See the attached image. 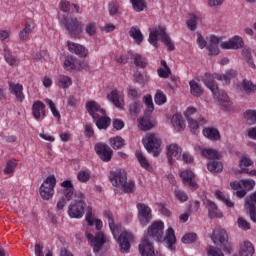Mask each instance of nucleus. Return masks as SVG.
Instances as JSON below:
<instances>
[{"label": "nucleus", "instance_id": "nucleus-1", "mask_svg": "<svg viewBox=\"0 0 256 256\" xmlns=\"http://www.w3.org/2000/svg\"><path fill=\"white\" fill-rule=\"evenodd\" d=\"M201 79L204 85L210 89L214 99L219 101L225 111H231V100H229V96L225 91L219 90V86L215 83V77L211 76L210 73H205Z\"/></svg>", "mask_w": 256, "mask_h": 256}, {"label": "nucleus", "instance_id": "nucleus-2", "mask_svg": "<svg viewBox=\"0 0 256 256\" xmlns=\"http://www.w3.org/2000/svg\"><path fill=\"white\" fill-rule=\"evenodd\" d=\"M110 182L116 189H121L123 193H133L135 191V182H127V172L125 170L116 169L110 172Z\"/></svg>", "mask_w": 256, "mask_h": 256}, {"label": "nucleus", "instance_id": "nucleus-3", "mask_svg": "<svg viewBox=\"0 0 256 256\" xmlns=\"http://www.w3.org/2000/svg\"><path fill=\"white\" fill-rule=\"evenodd\" d=\"M159 38H161L162 43L167 46L168 51L175 50V45H173L171 38L169 37V35H167V32H165V28L161 26L150 28L148 41L156 49L157 47H159V44L157 43V41H159Z\"/></svg>", "mask_w": 256, "mask_h": 256}, {"label": "nucleus", "instance_id": "nucleus-4", "mask_svg": "<svg viewBox=\"0 0 256 256\" xmlns=\"http://www.w3.org/2000/svg\"><path fill=\"white\" fill-rule=\"evenodd\" d=\"M85 195L82 192L75 193V199L68 208V215L72 219H81L85 214Z\"/></svg>", "mask_w": 256, "mask_h": 256}, {"label": "nucleus", "instance_id": "nucleus-5", "mask_svg": "<svg viewBox=\"0 0 256 256\" xmlns=\"http://www.w3.org/2000/svg\"><path fill=\"white\" fill-rule=\"evenodd\" d=\"M142 143L148 153H152L154 157H159V153H161V138L157 134H147Z\"/></svg>", "mask_w": 256, "mask_h": 256}, {"label": "nucleus", "instance_id": "nucleus-6", "mask_svg": "<svg viewBox=\"0 0 256 256\" xmlns=\"http://www.w3.org/2000/svg\"><path fill=\"white\" fill-rule=\"evenodd\" d=\"M55 185H57L55 175L48 176L41 184L39 193L44 201H49V199L53 198V195H55Z\"/></svg>", "mask_w": 256, "mask_h": 256}, {"label": "nucleus", "instance_id": "nucleus-7", "mask_svg": "<svg viewBox=\"0 0 256 256\" xmlns=\"http://www.w3.org/2000/svg\"><path fill=\"white\" fill-rule=\"evenodd\" d=\"M85 235L88 243H90L91 247H93L94 253H99L103 248V245L106 243L105 234H103V232H98L94 236L91 234V232H89V230H86Z\"/></svg>", "mask_w": 256, "mask_h": 256}, {"label": "nucleus", "instance_id": "nucleus-8", "mask_svg": "<svg viewBox=\"0 0 256 256\" xmlns=\"http://www.w3.org/2000/svg\"><path fill=\"white\" fill-rule=\"evenodd\" d=\"M64 25L68 31V35L72 38H77L83 33V26H81V22L77 20V18H64Z\"/></svg>", "mask_w": 256, "mask_h": 256}, {"label": "nucleus", "instance_id": "nucleus-9", "mask_svg": "<svg viewBox=\"0 0 256 256\" xmlns=\"http://www.w3.org/2000/svg\"><path fill=\"white\" fill-rule=\"evenodd\" d=\"M165 229V224L162 221H156L151 224L148 228V239L152 237L154 241L163 240V230Z\"/></svg>", "mask_w": 256, "mask_h": 256}, {"label": "nucleus", "instance_id": "nucleus-10", "mask_svg": "<svg viewBox=\"0 0 256 256\" xmlns=\"http://www.w3.org/2000/svg\"><path fill=\"white\" fill-rule=\"evenodd\" d=\"M95 151L101 161H104V163H109L113 157V150L109 145L105 143H98L95 145Z\"/></svg>", "mask_w": 256, "mask_h": 256}, {"label": "nucleus", "instance_id": "nucleus-11", "mask_svg": "<svg viewBox=\"0 0 256 256\" xmlns=\"http://www.w3.org/2000/svg\"><path fill=\"white\" fill-rule=\"evenodd\" d=\"M133 234L131 232L123 231L119 238L118 243L120 245L121 253H129L131 250V243H133Z\"/></svg>", "mask_w": 256, "mask_h": 256}, {"label": "nucleus", "instance_id": "nucleus-12", "mask_svg": "<svg viewBox=\"0 0 256 256\" xmlns=\"http://www.w3.org/2000/svg\"><path fill=\"white\" fill-rule=\"evenodd\" d=\"M180 177L183 180L184 185H187L192 189V191H196L199 189V185L195 182V174L191 170H184L180 173Z\"/></svg>", "mask_w": 256, "mask_h": 256}, {"label": "nucleus", "instance_id": "nucleus-13", "mask_svg": "<svg viewBox=\"0 0 256 256\" xmlns=\"http://www.w3.org/2000/svg\"><path fill=\"white\" fill-rule=\"evenodd\" d=\"M139 252L142 256H154L155 249L153 243L149 240V236H144L141 243L139 244Z\"/></svg>", "mask_w": 256, "mask_h": 256}, {"label": "nucleus", "instance_id": "nucleus-14", "mask_svg": "<svg viewBox=\"0 0 256 256\" xmlns=\"http://www.w3.org/2000/svg\"><path fill=\"white\" fill-rule=\"evenodd\" d=\"M139 221L141 225H147L153 217L151 216V208L145 204H138Z\"/></svg>", "mask_w": 256, "mask_h": 256}, {"label": "nucleus", "instance_id": "nucleus-15", "mask_svg": "<svg viewBox=\"0 0 256 256\" xmlns=\"http://www.w3.org/2000/svg\"><path fill=\"white\" fill-rule=\"evenodd\" d=\"M181 153L183 150L177 144H170L167 146V157L169 165H173V159H181Z\"/></svg>", "mask_w": 256, "mask_h": 256}, {"label": "nucleus", "instance_id": "nucleus-16", "mask_svg": "<svg viewBox=\"0 0 256 256\" xmlns=\"http://www.w3.org/2000/svg\"><path fill=\"white\" fill-rule=\"evenodd\" d=\"M105 219H108V225L110 227V231L115 239H117V235H119V231H121V224H115V219L113 218V213L111 211H104Z\"/></svg>", "mask_w": 256, "mask_h": 256}, {"label": "nucleus", "instance_id": "nucleus-17", "mask_svg": "<svg viewBox=\"0 0 256 256\" xmlns=\"http://www.w3.org/2000/svg\"><path fill=\"white\" fill-rule=\"evenodd\" d=\"M86 109L92 119H97L100 115H103V113H105V110H103V108H101V106L95 101L88 102L86 104Z\"/></svg>", "mask_w": 256, "mask_h": 256}, {"label": "nucleus", "instance_id": "nucleus-18", "mask_svg": "<svg viewBox=\"0 0 256 256\" xmlns=\"http://www.w3.org/2000/svg\"><path fill=\"white\" fill-rule=\"evenodd\" d=\"M61 187H63V195L66 201H71L73 197L75 198V187H73V182L71 180H64L61 183Z\"/></svg>", "mask_w": 256, "mask_h": 256}, {"label": "nucleus", "instance_id": "nucleus-19", "mask_svg": "<svg viewBox=\"0 0 256 256\" xmlns=\"http://www.w3.org/2000/svg\"><path fill=\"white\" fill-rule=\"evenodd\" d=\"M9 91L12 95L15 96L19 103H23L25 101V94L23 93V85L15 84L13 82H9Z\"/></svg>", "mask_w": 256, "mask_h": 256}, {"label": "nucleus", "instance_id": "nucleus-20", "mask_svg": "<svg viewBox=\"0 0 256 256\" xmlns=\"http://www.w3.org/2000/svg\"><path fill=\"white\" fill-rule=\"evenodd\" d=\"M202 157L209 159L210 161H219L221 159V153L213 148H201L198 147Z\"/></svg>", "mask_w": 256, "mask_h": 256}, {"label": "nucleus", "instance_id": "nucleus-21", "mask_svg": "<svg viewBox=\"0 0 256 256\" xmlns=\"http://www.w3.org/2000/svg\"><path fill=\"white\" fill-rule=\"evenodd\" d=\"M108 101H111L115 107L118 109H123L124 105V100H123V94L117 90H112L108 95H107Z\"/></svg>", "mask_w": 256, "mask_h": 256}, {"label": "nucleus", "instance_id": "nucleus-22", "mask_svg": "<svg viewBox=\"0 0 256 256\" xmlns=\"http://www.w3.org/2000/svg\"><path fill=\"white\" fill-rule=\"evenodd\" d=\"M32 115L36 121L39 119H45V105L41 101H36L32 105Z\"/></svg>", "mask_w": 256, "mask_h": 256}, {"label": "nucleus", "instance_id": "nucleus-23", "mask_svg": "<svg viewBox=\"0 0 256 256\" xmlns=\"http://www.w3.org/2000/svg\"><path fill=\"white\" fill-rule=\"evenodd\" d=\"M86 221L90 227L95 225L97 231L103 228V221L95 219V216H93V208L91 207H87L86 209Z\"/></svg>", "mask_w": 256, "mask_h": 256}, {"label": "nucleus", "instance_id": "nucleus-24", "mask_svg": "<svg viewBox=\"0 0 256 256\" xmlns=\"http://www.w3.org/2000/svg\"><path fill=\"white\" fill-rule=\"evenodd\" d=\"M221 49H241L243 47V38L234 36L227 42H223L220 45Z\"/></svg>", "mask_w": 256, "mask_h": 256}, {"label": "nucleus", "instance_id": "nucleus-25", "mask_svg": "<svg viewBox=\"0 0 256 256\" xmlns=\"http://www.w3.org/2000/svg\"><path fill=\"white\" fill-rule=\"evenodd\" d=\"M211 239L215 245H217V242L223 244L225 241H227V231L222 228H216L213 230Z\"/></svg>", "mask_w": 256, "mask_h": 256}, {"label": "nucleus", "instance_id": "nucleus-26", "mask_svg": "<svg viewBox=\"0 0 256 256\" xmlns=\"http://www.w3.org/2000/svg\"><path fill=\"white\" fill-rule=\"evenodd\" d=\"M214 79H217L218 81H222L224 85H229L231 82V79H235L237 77V71L235 70H229L225 74H211Z\"/></svg>", "mask_w": 256, "mask_h": 256}, {"label": "nucleus", "instance_id": "nucleus-27", "mask_svg": "<svg viewBox=\"0 0 256 256\" xmlns=\"http://www.w3.org/2000/svg\"><path fill=\"white\" fill-rule=\"evenodd\" d=\"M253 165V162L251 160V158H247V157H242L240 159V173H246L247 175H252L253 177H256V170H251L249 171V168L247 167H251Z\"/></svg>", "mask_w": 256, "mask_h": 256}, {"label": "nucleus", "instance_id": "nucleus-28", "mask_svg": "<svg viewBox=\"0 0 256 256\" xmlns=\"http://www.w3.org/2000/svg\"><path fill=\"white\" fill-rule=\"evenodd\" d=\"M67 45L71 53H75V55H79L80 57H87L88 52L85 46L70 41L67 42Z\"/></svg>", "mask_w": 256, "mask_h": 256}, {"label": "nucleus", "instance_id": "nucleus-29", "mask_svg": "<svg viewBox=\"0 0 256 256\" xmlns=\"http://www.w3.org/2000/svg\"><path fill=\"white\" fill-rule=\"evenodd\" d=\"M98 129H107L111 125V118L107 117V114L103 112L98 118H93Z\"/></svg>", "mask_w": 256, "mask_h": 256}, {"label": "nucleus", "instance_id": "nucleus-30", "mask_svg": "<svg viewBox=\"0 0 256 256\" xmlns=\"http://www.w3.org/2000/svg\"><path fill=\"white\" fill-rule=\"evenodd\" d=\"M219 37L210 36V43L206 46V49L209 51V55H217L219 53Z\"/></svg>", "mask_w": 256, "mask_h": 256}, {"label": "nucleus", "instance_id": "nucleus-31", "mask_svg": "<svg viewBox=\"0 0 256 256\" xmlns=\"http://www.w3.org/2000/svg\"><path fill=\"white\" fill-rule=\"evenodd\" d=\"M207 209L210 217L212 219L223 217V213L219 211V208L217 207V204H215L212 201L207 202Z\"/></svg>", "mask_w": 256, "mask_h": 256}, {"label": "nucleus", "instance_id": "nucleus-32", "mask_svg": "<svg viewBox=\"0 0 256 256\" xmlns=\"http://www.w3.org/2000/svg\"><path fill=\"white\" fill-rule=\"evenodd\" d=\"M164 240L166 241L168 245V249H173V245H175L177 238L175 237V230L173 228L169 227L166 230L165 238Z\"/></svg>", "mask_w": 256, "mask_h": 256}, {"label": "nucleus", "instance_id": "nucleus-33", "mask_svg": "<svg viewBox=\"0 0 256 256\" xmlns=\"http://www.w3.org/2000/svg\"><path fill=\"white\" fill-rule=\"evenodd\" d=\"M129 35L138 45H141V43H143V33H141V30L137 26H133L130 28Z\"/></svg>", "mask_w": 256, "mask_h": 256}, {"label": "nucleus", "instance_id": "nucleus-34", "mask_svg": "<svg viewBox=\"0 0 256 256\" xmlns=\"http://www.w3.org/2000/svg\"><path fill=\"white\" fill-rule=\"evenodd\" d=\"M253 253H255L253 244L251 242H244L238 256H253Z\"/></svg>", "mask_w": 256, "mask_h": 256}, {"label": "nucleus", "instance_id": "nucleus-35", "mask_svg": "<svg viewBox=\"0 0 256 256\" xmlns=\"http://www.w3.org/2000/svg\"><path fill=\"white\" fill-rule=\"evenodd\" d=\"M204 137H207L211 141H219L221 139V134H219V130L214 128H206L203 130Z\"/></svg>", "mask_w": 256, "mask_h": 256}, {"label": "nucleus", "instance_id": "nucleus-36", "mask_svg": "<svg viewBox=\"0 0 256 256\" xmlns=\"http://www.w3.org/2000/svg\"><path fill=\"white\" fill-rule=\"evenodd\" d=\"M207 169L210 173H221L223 171V163L219 160H212L207 163Z\"/></svg>", "mask_w": 256, "mask_h": 256}, {"label": "nucleus", "instance_id": "nucleus-37", "mask_svg": "<svg viewBox=\"0 0 256 256\" xmlns=\"http://www.w3.org/2000/svg\"><path fill=\"white\" fill-rule=\"evenodd\" d=\"M189 85L190 93L193 95V97H201V95H203V88L195 80H191Z\"/></svg>", "mask_w": 256, "mask_h": 256}, {"label": "nucleus", "instance_id": "nucleus-38", "mask_svg": "<svg viewBox=\"0 0 256 256\" xmlns=\"http://www.w3.org/2000/svg\"><path fill=\"white\" fill-rule=\"evenodd\" d=\"M57 85L60 89H69V87L73 85V80H71L69 76L60 75Z\"/></svg>", "mask_w": 256, "mask_h": 256}, {"label": "nucleus", "instance_id": "nucleus-39", "mask_svg": "<svg viewBox=\"0 0 256 256\" xmlns=\"http://www.w3.org/2000/svg\"><path fill=\"white\" fill-rule=\"evenodd\" d=\"M33 29H35L34 25L26 23L25 28L22 31H20V33H19L20 40L21 41L29 40V35H31V33H33Z\"/></svg>", "mask_w": 256, "mask_h": 256}, {"label": "nucleus", "instance_id": "nucleus-40", "mask_svg": "<svg viewBox=\"0 0 256 256\" xmlns=\"http://www.w3.org/2000/svg\"><path fill=\"white\" fill-rule=\"evenodd\" d=\"M141 109H143V105L139 101H134L129 105V113L132 117H137L141 113Z\"/></svg>", "mask_w": 256, "mask_h": 256}, {"label": "nucleus", "instance_id": "nucleus-41", "mask_svg": "<svg viewBox=\"0 0 256 256\" xmlns=\"http://www.w3.org/2000/svg\"><path fill=\"white\" fill-rule=\"evenodd\" d=\"M172 124L178 131H181V129H185V122L183 121V117L179 114H175L172 117Z\"/></svg>", "mask_w": 256, "mask_h": 256}, {"label": "nucleus", "instance_id": "nucleus-42", "mask_svg": "<svg viewBox=\"0 0 256 256\" xmlns=\"http://www.w3.org/2000/svg\"><path fill=\"white\" fill-rule=\"evenodd\" d=\"M4 57L8 65L15 66L19 63L17 58H15L8 47L4 48Z\"/></svg>", "mask_w": 256, "mask_h": 256}, {"label": "nucleus", "instance_id": "nucleus-43", "mask_svg": "<svg viewBox=\"0 0 256 256\" xmlns=\"http://www.w3.org/2000/svg\"><path fill=\"white\" fill-rule=\"evenodd\" d=\"M110 145L112 149H122L125 147V140L121 136H116L110 139Z\"/></svg>", "mask_w": 256, "mask_h": 256}, {"label": "nucleus", "instance_id": "nucleus-44", "mask_svg": "<svg viewBox=\"0 0 256 256\" xmlns=\"http://www.w3.org/2000/svg\"><path fill=\"white\" fill-rule=\"evenodd\" d=\"M244 118L248 125H255L256 123V110H247L244 113Z\"/></svg>", "mask_w": 256, "mask_h": 256}, {"label": "nucleus", "instance_id": "nucleus-45", "mask_svg": "<svg viewBox=\"0 0 256 256\" xmlns=\"http://www.w3.org/2000/svg\"><path fill=\"white\" fill-rule=\"evenodd\" d=\"M143 101L146 105L147 113H153L155 111V105L153 104V97L150 94H147L143 97Z\"/></svg>", "mask_w": 256, "mask_h": 256}, {"label": "nucleus", "instance_id": "nucleus-46", "mask_svg": "<svg viewBox=\"0 0 256 256\" xmlns=\"http://www.w3.org/2000/svg\"><path fill=\"white\" fill-rule=\"evenodd\" d=\"M77 179L80 183H87L91 179V172L89 170H81L77 174Z\"/></svg>", "mask_w": 256, "mask_h": 256}, {"label": "nucleus", "instance_id": "nucleus-47", "mask_svg": "<svg viewBox=\"0 0 256 256\" xmlns=\"http://www.w3.org/2000/svg\"><path fill=\"white\" fill-rule=\"evenodd\" d=\"M189 17L186 25L190 31H195V29H197V21H199V17L195 14H190Z\"/></svg>", "mask_w": 256, "mask_h": 256}, {"label": "nucleus", "instance_id": "nucleus-48", "mask_svg": "<svg viewBox=\"0 0 256 256\" xmlns=\"http://www.w3.org/2000/svg\"><path fill=\"white\" fill-rule=\"evenodd\" d=\"M136 157L143 169H149L151 167V164H149V161H147V158L145 157V155H143V152L137 151Z\"/></svg>", "mask_w": 256, "mask_h": 256}, {"label": "nucleus", "instance_id": "nucleus-49", "mask_svg": "<svg viewBox=\"0 0 256 256\" xmlns=\"http://www.w3.org/2000/svg\"><path fill=\"white\" fill-rule=\"evenodd\" d=\"M130 3H132L134 11H137L138 13L143 11L146 7L145 0H130Z\"/></svg>", "mask_w": 256, "mask_h": 256}, {"label": "nucleus", "instance_id": "nucleus-50", "mask_svg": "<svg viewBox=\"0 0 256 256\" xmlns=\"http://www.w3.org/2000/svg\"><path fill=\"white\" fill-rule=\"evenodd\" d=\"M215 197L216 199H219V201H222L223 203H225V205L227 207H233V202H231V200H229L227 197H225V194L221 191H216L215 193Z\"/></svg>", "mask_w": 256, "mask_h": 256}, {"label": "nucleus", "instance_id": "nucleus-51", "mask_svg": "<svg viewBox=\"0 0 256 256\" xmlns=\"http://www.w3.org/2000/svg\"><path fill=\"white\" fill-rule=\"evenodd\" d=\"M246 208L248 211H251L252 208L256 209V192L246 198Z\"/></svg>", "mask_w": 256, "mask_h": 256}, {"label": "nucleus", "instance_id": "nucleus-52", "mask_svg": "<svg viewBox=\"0 0 256 256\" xmlns=\"http://www.w3.org/2000/svg\"><path fill=\"white\" fill-rule=\"evenodd\" d=\"M17 167V161L15 160H9L6 164V167L4 169V173L6 175H11V173L15 172V169Z\"/></svg>", "mask_w": 256, "mask_h": 256}, {"label": "nucleus", "instance_id": "nucleus-53", "mask_svg": "<svg viewBox=\"0 0 256 256\" xmlns=\"http://www.w3.org/2000/svg\"><path fill=\"white\" fill-rule=\"evenodd\" d=\"M85 32L89 37H93L97 33V23L95 22H89L86 24Z\"/></svg>", "mask_w": 256, "mask_h": 256}, {"label": "nucleus", "instance_id": "nucleus-54", "mask_svg": "<svg viewBox=\"0 0 256 256\" xmlns=\"http://www.w3.org/2000/svg\"><path fill=\"white\" fill-rule=\"evenodd\" d=\"M242 89L245 93H253L256 89L255 85L249 80H243Z\"/></svg>", "mask_w": 256, "mask_h": 256}, {"label": "nucleus", "instance_id": "nucleus-55", "mask_svg": "<svg viewBox=\"0 0 256 256\" xmlns=\"http://www.w3.org/2000/svg\"><path fill=\"white\" fill-rule=\"evenodd\" d=\"M154 101H155L156 105H165V103H167V96H165V94H163V92L158 91L155 94Z\"/></svg>", "mask_w": 256, "mask_h": 256}, {"label": "nucleus", "instance_id": "nucleus-56", "mask_svg": "<svg viewBox=\"0 0 256 256\" xmlns=\"http://www.w3.org/2000/svg\"><path fill=\"white\" fill-rule=\"evenodd\" d=\"M139 128L142 131H149V129H153V124L148 119L142 118L139 120Z\"/></svg>", "mask_w": 256, "mask_h": 256}, {"label": "nucleus", "instance_id": "nucleus-57", "mask_svg": "<svg viewBox=\"0 0 256 256\" xmlns=\"http://www.w3.org/2000/svg\"><path fill=\"white\" fill-rule=\"evenodd\" d=\"M206 251L208 256H225L221 249L215 246H209Z\"/></svg>", "mask_w": 256, "mask_h": 256}, {"label": "nucleus", "instance_id": "nucleus-58", "mask_svg": "<svg viewBox=\"0 0 256 256\" xmlns=\"http://www.w3.org/2000/svg\"><path fill=\"white\" fill-rule=\"evenodd\" d=\"M64 67L66 71H73L77 69V65L75 64V60L73 57L68 58L64 61Z\"/></svg>", "mask_w": 256, "mask_h": 256}, {"label": "nucleus", "instance_id": "nucleus-59", "mask_svg": "<svg viewBox=\"0 0 256 256\" xmlns=\"http://www.w3.org/2000/svg\"><path fill=\"white\" fill-rule=\"evenodd\" d=\"M197 239V234L195 233H188L183 236L182 243H185L186 245H189V243H195Z\"/></svg>", "mask_w": 256, "mask_h": 256}, {"label": "nucleus", "instance_id": "nucleus-60", "mask_svg": "<svg viewBox=\"0 0 256 256\" xmlns=\"http://www.w3.org/2000/svg\"><path fill=\"white\" fill-rule=\"evenodd\" d=\"M133 60H134V64L136 65V67H145V65H147L145 63V59H143L142 55L139 54H134L133 55Z\"/></svg>", "mask_w": 256, "mask_h": 256}, {"label": "nucleus", "instance_id": "nucleus-61", "mask_svg": "<svg viewBox=\"0 0 256 256\" xmlns=\"http://www.w3.org/2000/svg\"><path fill=\"white\" fill-rule=\"evenodd\" d=\"M46 103L47 105H49L50 110L52 111V114L57 117V119H61V114L59 113V111L57 110V108L55 107V103H53V100L51 99H46Z\"/></svg>", "mask_w": 256, "mask_h": 256}, {"label": "nucleus", "instance_id": "nucleus-62", "mask_svg": "<svg viewBox=\"0 0 256 256\" xmlns=\"http://www.w3.org/2000/svg\"><path fill=\"white\" fill-rule=\"evenodd\" d=\"M243 54L247 58V63L249 67H251L252 69H256L255 62H253V58L251 57V50H244Z\"/></svg>", "mask_w": 256, "mask_h": 256}, {"label": "nucleus", "instance_id": "nucleus-63", "mask_svg": "<svg viewBox=\"0 0 256 256\" xmlns=\"http://www.w3.org/2000/svg\"><path fill=\"white\" fill-rule=\"evenodd\" d=\"M240 183L247 191H251L255 187V180H241Z\"/></svg>", "mask_w": 256, "mask_h": 256}, {"label": "nucleus", "instance_id": "nucleus-64", "mask_svg": "<svg viewBox=\"0 0 256 256\" xmlns=\"http://www.w3.org/2000/svg\"><path fill=\"white\" fill-rule=\"evenodd\" d=\"M43 243L41 242H37L34 246V253L36 256H45V254H43Z\"/></svg>", "mask_w": 256, "mask_h": 256}]
</instances>
